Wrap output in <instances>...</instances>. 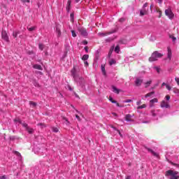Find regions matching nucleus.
I'll list each match as a JSON object with an SVG mask.
<instances>
[{
  "label": "nucleus",
  "instance_id": "29",
  "mask_svg": "<svg viewBox=\"0 0 179 179\" xmlns=\"http://www.w3.org/2000/svg\"><path fill=\"white\" fill-rule=\"evenodd\" d=\"M26 131L29 132V134H33V129L28 127V128L26 129Z\"/></svg>",
  "mask_w": 179,
  "mask_h": 179
},
{
  "label": "nucleus",
  "instance_id": "22",
  "mask_svg": "<svg viewBox=\"0 0 179 179\" xmlns=\"http://www.w3.org/2000/svg\"><path fill=\"white\" fill-rule=\"evenodd\" d=\"M127 43H128V41L124 38H122L119 41L120 44H127Z\"/></svg>",
  "mask_w": 179,
  "mask_h": 179
},
{
  "label": "nucleus",
  "instance_id": "6",
  "mask_svg": "<svg viewBox=\"0 0 179 179\" xmlns=\"http://www.w3.org/2000/svg\"><path fill=\"white\" fill-rule=\"evenodd\" d=\"M165 15L171 20L173 19L174 17V13H173V11H171L170 9H166L165 10Z\"/></svg>",
  "mask_w": 179,
  "mask_h": 179
},
{
  "label": "nucleus",
  "instance_id": "47",
  "mask_svg": "<svg viewBox=\"0 0 179 179\" xmlns=\"http://www.w3.org/2000/svg\"><path fill=\"white\" fill-rule=\"evenodd\" d=\"M166 89L168 90H171V87H170V85H166Z\"/></svg>",
  "mask_w": 179,
  "mask_h": 179
},
{
  "label": "nucleus",
  "instance_id": "60",
  "mask_svg": "<svg viewBox=\"0 0 179 179\" xmlns=\"http://www.w3.org/2000/svg\"><path fill=\"white\" fill-rule=\"evenodd\" d=\"M22 2H30V0H22Z\"/></svg>",
  "mask_w": 179,
  "mask_h": 179
},
{
  "label": "nucleus",
  "instance_id": "26",
  "mask_svg": "<svg viewBox=\"0 0 179 179\" xmlns=\"http://www.w3.org/2000/svg\"><path fill=\"white\" fill-rule=\"evenodd\" d=\"M83 61H87L89 59V55H84L82 57Z\"/></svg>",
  "mask_w": 179,
  "mask_h": 179
},
{
  "label": "nucleus",
  "instance_id": "16",
  "mask_svg": "<svg viewBox=\"0 0 179 179\" xmlns=\"http://www.w3.org/2000/svg\"><path fill=\"white\" fill-rule=\"evenodd\" d=\"M15 121H17L20 124H22V127H24V128H25L26 129L29 127L26 122L22 123V121L20 120H15Z\"/></svg>",
  "mask_w": 179,
  "mask_h": 179
},
{
  "label": "nucleus",
  "instance_id": "37",
  "mask_svg": "<svg viewBox=\"0 0 179 179\" xmlns=\"http://www.w3.org/2000/svg\"><path fill=\"white\" fill-rule=\"evenodd\" d=\"M101 71L104 75H106V67L104 66H101Z\"/></svg>",
  "mask_w": 179,
  "mask_h": 179
},
{
  "label": "nucleus",
  "instance_id": "23",
  "mask_svg": "<svg viewBox=\"0 0 179 179\" xmlns=\"http://www.w3.org/2000/svg\"><path fill=\"white\" fill-rule=\"evenodd\" d=\"M148 152H150L152 153V155H153V156H155L156 157H157L159 156V154H157V152H155V151H153V150L148 149Z\"/></svg>",
  "mask_w": 179,
  "mask_h": 179
},
{
  "label": "nucleus",
  "instance_id": "40",
  "mask_svg": "<svg viewBox=\"0 0 179 179\" xmlns=\"http://www.w3.org/2000/svg\"><path fill=\"white\" fill-rule=\"evenodd\" d=\"M119 22H120V23H124V22H125V18L122 17L119 20Z\"/></svg>",
  "mask_w": 179,
  "mask_h": 179
},
{
  "label": "nucleus",
  "instance_id": "63",
  "mask_svg": "<svg viewBox=\"0 0 179 179\" xmlns=\"http://www.w3.org/2000/svg\"><path fill=\"white\" fill-rule=\"evenodd\" d=\"M125 179H131V176H128L126 177Z\"/></svg>",
  "mask_w": 179,
  "mask_h": 179
},
{
  "label": "nucleus",
  "instance_id": "35",
  "mask_svg": "<svg viewBox=\"0 0 179 179\" xmlns=\"http://www.w3.org/2000/svg\"><path fill=\"white\" fill-rule=\"evenodd\" d=\"M39 49H41V51H43V50H44V45L40 43L38 45Z\"/></svg>",
  "mask_w": 179,
  "mask_h": 179
},
{
  "label": "nucleus",
  "instance_id": "19",
  "mask_svg": "<svg viewBox=\"0 0 179 179\" xmlns=\"http://www.w3.org/2000/svg\"><path fill=\"white\" fill-rule=\"evenodd\" d=\"M115 52H116V54H120V45H117L114 50Z\"/></svg>",
  "mask_w": 179,
  "mask_h": 179
},
{
  "label": "nucleus",
  "instance_id": "5",
  "mask_svg": "<svg viewBox=\"0 0 179 179\" xmlns=\"http://www.w3.org/2000/svg\"><path fill=\"white\" fill-rule=\"evenodd\" d=\"M148 8V3H145L143 6V9L140 11V16H145V15H148V11L149 10Z\"/></svg>",
  "mask_w": 179,
  "mask_h": 179
},
{
  "label": "nucleus",
  "instance_id": "57",
  "mask_svg": "<svg viewBox=\"0 0 179 179\" xmlns=\"http://www.w3.org/2000/svg\"><path fill=\"white\" fill-rule=\"evenodd\" d=\"M68 6H71V0H69L67 2Z\"/></svg>",
  "mask_w": 179,
  "mask_h": 179
},
{
  "label": "nucleus",
  "instance_id": "2",
  "mask_svg": "<svg viewBox=\"0 0 179 179\" xmlns=\"http://www.w3.org/2000/svg\"><path fill=\"white\" fill-rule=\"evenodd\" d=\"M166 177H169L170 179H178V171H173V170H169L165 173Z\"/></svg>",
  "mask_w": 179,
  "mask_h": 179
},
{
  "label": "nucleus",
  "instance_id": "52",
  "mask_svg": "<svg viewBox=\"0 0 179 179\" xmlns=\"http://www.w3.org/2000/svg\"><path fill=\"white\" fill-rule=\"evenodd\" d=\"M176 82L178 83V85H179V78H175Z\"/></svg>",
  "mask_w": 179,
  "mask_h": 179
},
{
  "label": "nucleus",
  "instance_id": "36",
  "mask_svg": "<svg viewBox=\"0 0 179 179\" xmlns=\"http://www.w3.org/2000/svg\"><path fill=\"white\" fill-rule=\"evenodd\" d=\"M109 101H111L113 104L114 103H117V101H114V99L111 96H109Z\"/></svg>",
  "mask_w": 179,
  "mask_h": 179
},
{
  "label": "nucleus",
  "instance_id": "17",
  "mask_svg": "<svg viewBox=\"0 0 179 179\" xmlns=\"http://www.w3.org/2000/svg\"><path fill=\"white\" fill-rule=\"evenodd\" d=\"M112 89H113V93H116V94H120V90L118 88H117V87L112 86Z\"/></svg>",
  "mask_w": 179,
  "mask_h": 179
},
{
  "label": "nucleus",
  "instance_id": "11",
  "mask_svg": "<svg viewBox=\"0 0 179 179\" xmlns=\"http://www.w3.org/2000/svg\"><path fill=\"white\" fill-rule=\"evenodd\" d=\"M113 33H115V31L106 32V33L99 32L98 34H99V36H101V37H106V36H108L109 34H113Z\"/></svg>",
  "mask_w": 179,
  "mask_h": 179
},
{
  "label": "nucleus",
  "instance_id": "64",
  "mask_svg": "<svg viewBox=\"0 0 179 179\" xmlns=\"http://www.w3.org/2000/svg\"><path fill=\"white\" fill-rule=\"evenodd\" d=\"M167 84H166V83H162V86H166Z\"/></svg>",
  "mask_w": 179,
  "mask_h": 179
},
{
  "label": "nucleus",
  "instance_id": "14",
  "mask_svg": "<svg viewBox=\"0 0 179 179\" xmlns=\"http://www.w3.org/2000/svg\"><path fill=\"white\" fill-rule=\"evenodd\" d=\"M109 127H110V128H112L113 130L116 131V132H117V134H119L120 136H121V138H122V134H121V131H120V130L117 129V127L113 126L112 124H110Z\"/></svg>",
  "mask_w": 179,
  "mask_h": 179
},
{
  "label": "nucleus",
  "instance_id": "41",
  "mask_svg": "<svg viewBox=\"0 0 179 179\" xmlns=\"http://www.w3.org/2000/svg\"><path fill=\"white\" fill-rule=\"evenodd\" d=\"M15 155H17L18 157H22V155H20V152H17V151H15Z\"/></svg>",
  "mask_w": 179,
  "mask_h": 179
},
{
  "label": "nucleus",
  "instance_id": "21",
  "mask_svg": "<svg viewBox=\"0 0 179 179\" xmlns=\"http://www.w3.org/2000/svg\"><path fill=\"white\" fill-rule=\"evenodd\" d=\"M155 94V92H151L150 93H148L145 95V99H148V97H152V96Z\"/></svg>",
  "mask_w": 179,
  "mask_h": 179
},
{
  "label": "nucleus",
  "instance_id": "12",
  "mask_svg": "<svg viewBox=\"0 0 179 179\" xmlns=\"http://www.w3.org/2000/svg\"><path fill=\"white\" fill-rule=\"evenodd\" d=\"M143 82V80H142L139 78H136V80H135V85H136V86H141V85H142Z\"/></svg>",
  "mask_w": 179,
  "mask_h": 179
},
{
  "label": "nucleus",
  "instance_id": "48",
  "mask_svg": "<svg viewBox=\"0 0 179 179\" xmlns=\"http://www.w3.org/2000/svg\"><path fill=\"white\" fill-rule=\"evenodd\" d=\"M106 41L110 43V41H113V38H108L106 39Z\"/></svg>",
  "mask_w": 179,
  "mask_h": 179
},
{
  "label": "nucleus",
  "instance_id": "44",
  "mask_svg": "<svg viewBox=\"0 0 179 179\" xmlns=\"http://www.w3.org/2000/svg\"><path fill=\"white\" fill-rule=\"evenodd\" d=\"M174 93H176V94H179V90L176 89L175 90H173Z\"/></svg>",
  "mask_w": 179,
  "mask_h": 179
},
{
  "label": "nucleus",
  "instance_id": "8",
  "mask_svg": "<svg viewBox=\"0 0 179 179\" xmlns=\"http://www.w3.org/2000/svg\"><path fill=\"white\" fill-rule=\"evenodd\" d=\"M161 107L162 108H170V105L169 104V102L162 101L161 103Z\"/></svg>",
  "mask_w": 179,
  "mask_h": 179
},
{
  "label": "nucleus",
  "instance_id": "13",
  "mask_svg": "<svg viewBox=\"0 0 179 179\" xmlns=\"http://www.w3.org/2000/svg\"><path fill=\"white\" fill-rule=\"evenodd\" d=\"M125 120L127 121V122H132V121H134V120H132V115L130 114L126 115Z\"/></svg>",
  "mask_w": 179,
  "mask_h": 179
},
{
  "label": "nucleus",
  "instance_id": "31",
  "mask_svg": "<svg viewBox=\"0 0 179 179\" xmlns=\"http://www.w3.org/2000/svg\"><path fill=\"white\" fill-rule=\"evenodd\" d=\"M152 83V80L150 81H147L145 83V87H149V86H150V84Z\"/></svg>",
  "mask_w": 179,
  "mask_h": 179
},
{
  "label": "nucleus",
  "instance_id": "10",
  "mask_svg": "<svg viewBox=\"0 0 179 179\" xmlns=\"http://www.w3.org/2000/svg\"><path fill=\"white\" fill-rule=\"evenodd\" d=\"M79 31H80L81 36H83L84 37H87V31H86V29H85L84 28H81L79 29Z\"/></svg>",
  "mask_w": 179,
  "mask_h": 179
},
{
  "label": "nucleus",
  "instance_id": "30",
  "mask_svg": "<svg viewBox=\"0 0 179 179\" xmlns=\"http://www.w3.org/2000/svg\"><path fill=\"white\" fill-rule=\"evenodd\" d=\"M168 58L171 59V50H170V49L168 50Z\"/></svg>",
  "mask_w": 179,
  "mask_h": 179
},
{
  "label": "nucleus",
  "instance_id": "50",
  "mask_svg": "<svg viewBox=\"0 0 179 179\" xmlns=\"http://www.w3.org/2000/svg\"><path fill=\"white\" fill-rule=\"evenodd\" d=\"M84 64H85V66H89V62H84Z\"/></svg>",
  "mask_w": 179,
  "mask_h": 179
},
{
  "label": "nucleus",
  "instance_id": "45",
  "mask_svg": "<svg viewBox=\"0 0 179 179\" xmlns=\"http://www.w3.org/2000/svg\"><path fill=\"white\" fill-rule=\"evenodd\" d=\"M10 141H15L16 138L14 136L10 137Z\"/></svg>",
  "mask_w": 179,
  "mask_h": 179
},
{
  "label": "nucleus",
  "instance_id": "15",
  "mask_svg": "<svg viewBox=\"0 0 179 179\" xmlns=\"http://www.w3.org/2000/svg\"><path fill=\"white\" fill-rule=\"evenodd\" d=\"M158 101L159 100L157 98L151 99L150 101V107H153V104H155V103H157Z\"/></svg>",
  "mask_w": 179,
  "mask_h": 179
},
{
  "label": "nucleus",
  "instance_id": "46",
  "mask_svg": "<svg viewBox=\"0 0 179 179\" xmlns=\"http://www.w3.org/2000/svg\"><path fill=\"white\" fill-rule=\"evenodd\" d=\"M155 69H156L157 73H160V69H159V67H155Z\"/></svg>",
  "mask_w": 179,
  "mask_h": 179
},
{
  "label": "nucleus",
  "instance_id": "25",
  "mask_svg": "<svg viewBox=\"0 0 179 179\" xmlns=\"http://www.w3.org/2000/svg\"><path fill=\"white\" fill-rule=\"evenodd\" d=\"M117 64V61H115L114 59H112L110 62H109V65H115Z\"/></svg>",
  "mask_w": 179,
  "mask_h": 179
},
{
  "label": "nucleus",
  "instance_id": "3",
  "mask_svg": "<svg viewBox=\"0 0 179 179\" xmlns=\"http://www.w3.org/2000/svg\"><path fill=\"white\" fill-rule=\"evenodd\" d=\"M162 57H163V54L159 52L158 51H155L149 58V61L150 62H153L154 61H157V59H159V58H162Z\"/></svg>",
  "mask_w": 179,
  "mask_h": 179
},
{
  "label": "nucleus",
  "instance_id": "43",
  "mask_svg": "<svg viewBox=\"0 0 179 179\" xmlns=\"http://www.w3.org/2000/svg\"><path fill=\"white\" fill-rule=\"evenodd\" d=\"M52 131H53V132H58V128H57V127H53L52 128Z\"/></svg>",
  "mask_w": 179,
  "mask_h": 179
},
{
  "label": "nucleus",
  "instance_id": "53",
  "mask_svg": "<svg viewBox=\"0 0 179 179\" xmlns=\"http://www.w3.org/2000/svg\"><path fill=\"white\" fill-rule=\"evenodd\" d=\"M0 179H6V176L5 175L0 176Z\"/></svg>",
  "mask_w": 179,
  "mask_h": 179
},
{
  "label": "nucleus",
  "instance_id": "24",
  "mask_svg": "<svg viewBox=\"0 0 179 179\" xmlns=\"http://www.w3.org/2000/svg\"><path fill=\"white\" fill-rule=\"evenodd\" d=\"M70 19H71V22H72V23H73L74 20H75V14H73V13H71Z\"/></svg>",
  "mask_w": 179,
  "mask_h": 179
},
{
  "label": "nucleus",
  "instance_id": "51",
  "mask_svg": "<svg viewBox=\"0 0 179 179\" xmlns=\"http://www.w3.org/2000/svg\"><path fill=\"white\" fill-rule=\"evenodd\" d=\"M69 90H70V92H72V90H73V88L71 87V85L68 86Z\"/></svg>",
  "mask_w": 179,
  "mask_h": 179
},
{
  "label": "nucleus",
  "instance_id": "54",
  "mask_svg": "<svg viewBox=\"0 0 179 179\" xmlns=\"http://www.w3.org/2000/svg\"><path fill=\"white\" fill-rule=\"evenodd\" d=\"M76 117L77 118V120H78V121H80V117H79V115H76Z\"/></svg>",
  "mask_w": 179,
  "mask_h": 179
},
{
  "label": "nucleus",
  "instance_id": "42",
  "mask_svg": "<svg viewBox=\"0 0 179 179\" xmlns=\"http://www.w3.org/2000/svg\"><path fill=\"white\" fill-rule=\"evenodd\" d=\"M123 103H132V100L131 99H127L123 101Z\"/></svg>",
  "mask_w": 179,
  "mask_h": 179
},
{
  "label": "nucleus",
  "instance_id": "18",
  "mask_svg": "<svg viewBox=\"0 0 179 179\" xmlns=\"http://www.w3.org/2000/svg\"><path fill=\"white\" fill-rule=\"evenodd\" d=\"M33 68L34 69H38V71H43V67L40 64H34Z\"/></svg>",
  "mask_w": 179,
  "mask_h": 179
},
{
  "label": "nucleus",
  "instance_id": "28",
  "mask_svg": "<svg viewBox=\"0 0 179 179\" xmlns=\"http://www.w3.org/2000/svg\"><path fill=\"white\" fill-rule=\"evenodd\" d=\"M142 108H146V104H143L137 107L138 110H142Z\"/></svg>",
  "mask_w": 179,
  "mask_h": 179
},
{
  "label": "nucleus",
  "instance_id": "33",
  "mask_svg": "<svg viewBox=\"0 0 179 179\" xmlns=\"http://www.w3.org/2000/svg\"><path fill=\"white\" fill-rule=\"evenodd\" d=\"M29 104H30V106H32V107H36V106H37V103L34 101H30Z\"/></svg>",
  "mask_w": 179,
  "mask_h": 179
},
{
  "label": "nucleus",
  "instance_id": "49",
  "mask_svg": "<svg viewBox=\"0 0 179 179\" xmlns=\"http://www.w3.org/2000/svg\"><path fill=\"white\" fill-rule=\"evenodd\" d=\"M166 99L167 101H169V100H170V96L169 95H166Z\"/></svg>",
  "mask_w": 179,
  "mask_h": 179
},
{
  "label": "nucleus",
  "instance_id": "55",
  "mask_svg": "<svg viewBox=\"0 0 179 179\" xmlns=\"http://www.w3.org/2000/svg\"><path fill=\"white\" fill-rule=\"evenodd\" d=\"M85 50L86 52H89V49L87 48V46L85 47Z\"/></svg>",
  "mask_w": 179,
  "mask_h": 179
},
{
  "label": "nucleus",
  "instance_id": "20",
  "mask_svg": "<svg viewBox=\"0 0 179 179\" xmlns=\"http://www.w3.org/2000/svg\"><path fill=\"white\" fill-rule=\"evenodd\" d=\"M20 31H14L13 32V37H14V38H16V37H17V34H20Z\"/></svg>",
  "mask_w": 179,
  "mask_h": 179
},
{
  "label": "nucleus",
  "instance_id": "7",
  "mask_svg": "<svg viewBox=\"0 0 179 179\" xmlns=\"http://www.w3.org/2000/svg\"><path fill=\"white\" fill-rule=\"evenodd\" d=\"M1 38H3V40H4V41H6L7 43L9 42V36H8L6 31H1Z\"/></svg>",
  "mask_w": 179,
  "mask_h": 179
},
{
  "label": "nucleus",
  "instance_id": "9",
  "mask_svg": "<svg viewBox=\"0 0 179 179\" xmlns=\"http://www.w3.org/2000/svg\"><path fill=\"white\" fill-rule=\"evenodd\" d=\"M55 29H56V33L57 34V37H61V26L57 24Z\"/></svg>",
  "mask_w": 179,
  "mask_h": 179
},
{
  "label": "nucleus",
  "instance_id": "1",
  "mask_svg": "<svg viewBox=\"0 0 179 179\" xmlns=\"http://www.w3.org/2000/svg\"><path fill=\"white\" fill-rule=\"evenodd\" d=\"M71 75L75 82H77L79 86H80V87H82L83 90H85V89H86V87H85V79L83 77H78V76H76V71H75V69L71 70Z\"/></svg>",
  "mask_w": 179,
  "mask_h": 179
},
{
  "label": "nucleus",
  "instance_id": "34",
  "mask_svg": "<svg viewBox=\"0 0 179 179\" xmlns=\"http://www.w3.org/2000/svg\"><path fill=\"white\" fill-rule=\"evenodd\" d=\"M169 37H170V38L172 39V41H173V43H174V41H176L177 40V38H176V37H175L174 36H173V35H170Z\"/></svg>",
  "mask_w": 179,
  "mask_h": 179
},
{
  "label": "nucleus",
  "instance_id": "61",
  "mask_svg": "<svg viewBox=\"0 0 179 179\" xmlns=\"http://www.w3.org/2000/svg\"><path fill=\"white\" fill-rule=\"evenodd\" d=\"M113 104H116L117 107H120V103H118L117 102L114 103Z\"/></svg>",
  "mask_w": 179,
  "mask_h": 179
},
{
  "label": "nucleus",
  "instance_id": "27",
  "mask_svg": "<svg viewBox=\"0 0 179 179\" xmlns=\"http://www.w3.org/2000/svg\"><path fill=\"white\" fill-rule=\"evenodd\" d=\"M113 51H114V46H112L108 52V57H111V54H113Z\"/></svg>",
  "mask_w": 179,
  "mask_h": 179
},
{
  "label": "nucleus",
  "instance_id": "38",
  "mask_svg": "<svg viewBox=\"0 0 179 179\" xmlns=\"http://www.w3.org/2000/svg\"><path fill=\"white\" fill-rule=\"evenodd\" d=\"M71 34H72L73 37H76V36H77L76 32L74 30L71 31Z\"/></svg>",
  "mask_w": 179,
  "mask_h": 179
},
{
  "label": "nucleus",
  "instance_id": "59",
  "mask_svg": "<svg viewBox=\"0 0 179 179\" xmlns=\"http://www.w3.org/2000/svg\"><path fill=\"white\" fill-rule=\"evenodd\" d=\"M141 103V101H137L136 102L137 106H140Z\"/></svg>",
  "mask_w": 179,
  "mask_h": 179
},
{
  "label": "nucleus",
  "instance_id": "39",
  "mask_svg": "<svg viewBox=\"0 0 179 179\" xmlns=\"http://www.w3.org/2000/svg\"><path fill=\"white\" fill-rule=\"evenodd\" d=\"M63 120L66 121V125H69V121H68V119H66V117H64Z\"/></svg>",
  "mask_w": 179,
  "mask_h": 179
},
{
  "label": "nucleus",
  "instance_id": "32",
  "mask_svg": "<svg viewBox=\"0 0 179 179\" xmlns=\"http://www.w3.org/2000/svg\"><path fill=\"white\" fill-rule=\"evenodd\" d=\"M27 29L29 31H34V30H36V27H27Z\"/></svg>",
  "mask_w": 179,
  "mask_h": 179
},
{
  "label": "nucleus",
  "instance_id": "62",
  "mask_svg": "<svg viewBox=\"0 0 179 179\" xmlns=\"http://www.w3.org/2000/svg\"><path fill=\"white\" fill-rule=\"evenodd\" d=\"M159 3H163V0H157Z\"/></svg>",
  "mask_w": 179,
  "mask_h": 179
},
{
  "label": "nucleus",
  "instance_id": "58",
  "mask_svg": "<svg viewBox=\"0 0 179 179\" xmlns=\"http://www.w3.org/2000/svg\"><path fill=\"white\" fill-rule=\"evenodd\" d=\"M173 166H176V167H178V169H179V164H173Z\"/></svg>",
  "mask_w": 179,
  "mask_h": 179
},
{
  "label": "nucleus",
  "instance_id": "56",
  "mask_svg": "<svg viewBox=\"0 0 179 179\" xmlns=\"http://www.w3.org/2000/svg\"><path fill=\"white\" fill-rule=\"evenodd\" d=\"M83 44H84V45H87V41H84L83 42Z\"/></svg>",
  "mask_w": 179,
  "mask_h": 179
},
{
  "label": "nucleus",
  "instance_id": "4",
  "mask_svg": "<svg viewBox=\"0 0 179 179\" xmlns=\"http://www.w3.org/2000/svg\"><path fill=\"white\" fill-rule=\"evenodd\" d=\"M151 114L154 117V120H158L159 117H162L160 115V110L159 109L151 110Z\"/></svg>",
  "mask_w": 179,
  "mask_h": 179
}]
</instances>
